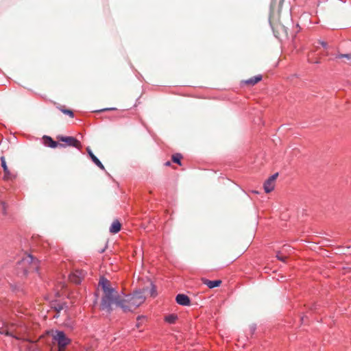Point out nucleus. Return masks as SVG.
I'll return each instance as SVG.
<instances>
[{"label":"nucleus","instance_id":"nucleus-1","mask_svg":"<svg viewBox=\"0 0 351 351\" xmlns=\"http://www.w3.org/2000/svg\"><path fill=\"white\" fill-rule=\"evenodd\" d=\"M145 289H143L123 298L118 296L114 304L121 308L124 312L133 311L145 302Z\"/></svg>","mask_w":351,"mask_h":351},{"label":"nucleus","instance_id":"nucleus-2","mask_svg":"<svg viewBox=\"0 0 351 351\" xmlns=\"http://www.w3.org/2000/svg\"><path fill=\"white\" fill-rule=\"evenodd\" d=\"M99 284L104 293L101 299V309L110 313L112 311L111 306L118 297L117 295V293L114 289L110 287V282L106 278H101Z\"/></svg>","mask_w":351,"mask_h":351},{"label":"nucleus","instance_id":"nucleus-3","mask_svg":"<svg viewBox=\"0 0 351 351\" xmlns=\"http://www.w3.org/2000/svg\"><path fill=\"white\" fill-rule=\"evenodd\" d=\"M38 269L39 261L29 254H25L17 263L18 273L21 272L23 275H27L28 273L37 272Z\"/></svg>","mask_w":351,"mask_h":351},{"label":"nucleus","instance_id":"nucleus-4","mask_svg":"<svg viewBox=\"0 0 351 351\" xmlns=\"http://www.w3.org/2000/svg\"><path fill=\"white\" fill-rule=\"evenodd\" d=\"M52 339L54 342L58 343V351H64L66 346L71 343V339L66 336L63 331L60 330L53 331Z\"/></svg>","mask_w":351,"mask_h":351},{"label":"nucleus","instance_id":"nucleus-5","mask_svg":"<svg viewBox=\"0 0 351 351\" xmlns=\"http://www.w3.org/2000/svg\"><path fill=\"white\" fill-rule=\"evenodd\" d=\"M22 329L18 328L14 324L4 325L0 328V334L12 337L16 339L21 338L20 335Z\"/></svg>","mask_w":351,"mask_h":351},{"label":"nucleus","instance_id":"nucleus-6","mask_svg":"<svg viewBox=\"0 0 351 351\" xmlns=\"http://www.w3.org/2000/svg\"><path fill=\"white\" fill-rule=\"evenodd\" d=\"M1 165L3 169V180L4 181H12L16 179V173L14 171H10L7 165L5 156H2L0 158Z\"/></svg>","mask_w":351,"mask_h":351},{"label":"nucleus","instance_id":"nucleus-7","mask_svg":"<svg viewBox=\"0 0 351 351\" xmlns=\"http://www.w3.org/2000/svg\"><path fill=\"white\" fill-rule=\"evenodd\" d=\"M58 140L60 142H64L66 143L65 146H70L75 147L78 149H80L82 147V145L80 141L73 136H58L57 137Z\"/></svg>","mask_w":351,"mask_h":351},{"label":"nucleus","instance_id":"nucleus-8","mask_svg":"<svg viewBox=\"0 0 351 351\" xmlns=\"http://www.w3.org/2000/svg\"><path fill=\"white\" fill-rule=\"evenodd\" d=\"M278 176V173H276L272 176H271L264 183V190L266 193H269L271 192L275 187V181Z\"/></svg>","mask_w":351,"mask_h":351},{"label":"nucleus","instance_id":"nucleus-9","mask_svg":"<svg viewBox=\"0 0 351 351\" xmlns=\"http://www.w3.org/2000/svg\"><path fill=\"white\" fill-rule=\"evenodd\" d=\"M85 276V272L82 270H75L73 274L69 276V280L71 282L78 285L80 284L82 280Z\"/></svg>","mask_w":351,"mask_h":351},{"label":"nucleus","instance_id":"nucleus-10","mask_svg":"<svg viewBox=\"0 0 351 351\" xmlns=\"http://www.w3.org/2000/svg\"><path fill=\"white\" fill-rule=\"evenodd\" d=\"M43 144L46 147H49L51 148H56L58 146L60 147H65V145L64 144L59 143L53 141L52 139V138H51L50 136H44L43 137Z\"/></svg>","mask_w":351,"mask_h":351},{"label":"nucleus","instance_id":"nucleus-11","mask_svg":"<svg viewBox=\"0 0 351 351\" xmlns=\"http://www.w3.org/2000/svg\"><path fill=\"white\" fill-rule=\"evenodd\" d=\"M176 300L178 304L182 306H189L191 304L190 298L184 294L177 295Z\"/></svg>","mask_w":351,"mask_h":351},{"label":"nucleus","instance_id":"nucleus-12","mask_svg":"<svg viewBox=\"0 0 351 351\" xmlns=\"http://www.w3.org/2000/svg\"><path fill=\"white\" fill-rule=\"evenodd\" d=\"M202 282L210 289H213V288L219 287L221 284V280H208L206 278H202Z\"/></svg>","mask_w":351,"mask_h":351},{"label":"nucleus","instance_id":"nucleus-13","mask_svg":"<svg viewBox=\"0 0 351 351\" xmlns=\"http://www.w3.org/2000/svg\"><path fill=\"white\" fill-rule=\"evenodd\" d=\"M87 152L90 157L92 161L101 169L104 170V166L100 162V160L93 154L90 149L89 147L86 148Z\"/></svg>","mask_w":351,"mask_h":351},{"label":"nucleus","instance_id":"nucleus-14","mask_svg":"<svg viewBox=\"0 0 351 351\" xmlns=\"http://www.w3.org/2000/svg\"><path fill=\"white\" fill-rule=\"evenodd\" d=\"M121 224L118 219H115L112 223L110 227V232L112 234H117L121 230Z\"/></svg>","mask_w":351,"mask_h":351},{"label":"nucleus","instance_id":"nucleus-15","mask_svg":"<svg viewBox=\"0 0 351 351\" xmlns=\"http://www.w3.org/2000/svg\"><path fill=\"white\" fill-rule=\"evenodd\" d=\"M262 78H263V77L261 75H258L254 76V77L245 80V83L246 84H248L250 86H254L256 84H257L258 82H259L260 81H261Z\"/></svg>","mask_w":351,"mask_h":351},{"label":"nucleus","instance_id":"nucleus-16","mask_svg":"<svg viewBox=\"0 0 351 351\" xmlns=\"http://www.w3.org/2000/svg\"><path fill=\"white\" fill-rule=\"evenodd\" d=\"M58 109L59 110H60L62 113H64V114H66L68 115L69 117H70L71 118H73L74 117V113L73 112L70 110V109H67L66 108V107L64 106H59L57 107Z\"/></svg>","mask_w":351,"mask_h":351},{"label":"nucleus","instance_id":"nucleus-17","mask_svg":"<svg viewBox=\"0 0 351 351\" xmlns=\"http://www.w3.org/2000/svg\"><path fill=\"white\" fill-rule=\"evenodd\" d=\"M182 158V156L180 153H176L175 154H173L171 156V160L173 162L182 165L181 160Z\"/></svg>","mask_w":351,"mask_h":351},{"label":"nucleus","instance_id":"nucleus-18","mask_svg":"<svg viewBox=\"0 0 351 351\" xmlns=\"http://www.w3.org/2000/svg\"><path fill=\"white\" fill-rule=\"evenodd\" d=\"M178 319V316L175 314H170L165 317V322L169 324H174Z\"/></svg>","mask_w":351,"mask_h":351},{"label":"nucleus","instance_id":"nucleus-19","mask_svg":"<svg viewBox=\"0 0 351 351\" xmlns=\"http://www.w3.org/2000/svg\"><path fill=\"white\" fill-rule=\"evenodd\" d=\"M337 58H346L348 60V64L351 65V55L350 54H339L336 56Z\"/></svg>","mask_w":351,"mask_h":351},{"label":"nucleus","instance_id":"nucleus-20","mask_svg":"<svg viewBox=\"0 0 351 351\" xmlns=\"http://www.w3.org/2000/svg\"><path fill=\"white\" fill-rule=\"evenodd\" d=\"M151 285H152V289L150 291V295L153 298H155L157 295L156 288V286L154 285L153 284H151Z\"/></svg>","mask_w":351,"mask_h":351},{"label":"nucleus","instance_id":"nucleus-21","mask_svg":"<svg viewBox=\"0 0 351 351\" xmlns=\"http://www.w3.org/2000/svg\"><path fill=\"white\" fill-rule=\"evenodd\" d=\"M311 54H308V60L309 62L311 63H315V64H319L320 62V61L319 60H313L311 59V58L310 57Z\"/></svg>","mask_w":351,"mask_h":351},{"label":"nucleus","instance_id":"nucleus-22","mask_svg":"<svg viewBox=\"0 0 351 351\" xmlns=\"http://www.w3.org/2000/svg\"><path fill=\"white\" fill-rule=\"evenodd\" d=\"M277 258L278 260H280L282 261H285V260L287 259V257L286 256H280V254H277Z\"/></svg>","mask_w":351,"mask_h":351},{"label":"nucleus","instance_id":"nucleus-23","mask_svg":"<svg viewBox=\"0 0 351 351\" xmlns=\"http://www.w3.org/2000/svg\"><path fill=\"white\" fill-rule=\"evenodd\" d=\"M165 166H167V167L170 166V165H171V162H170V161H167V162H166L165 163Z\"/></svg>","mask_w":351,"mask_h":351},{"label":"nucleus","instance_id":"nucleus-24","mask_svg":"<svg viewBox=\"0 0 351 351\" xmlns=\"http://www.w3.org/2000/svg\"><path fill=\"white\" fill-rule=\"evenodd\" d=\"M320 43H321V45H322L324 47H326V43H325V42H323V41H322V42H321Z\"/></svg>","mask_w":351,"mask_h":351}]
</instances>
